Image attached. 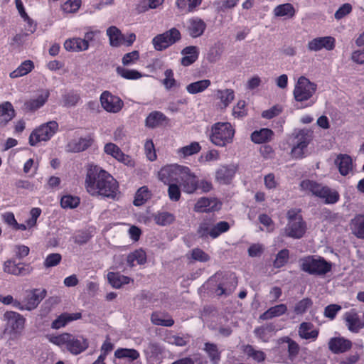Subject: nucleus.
I'll use <instances>...</instances> for the list:
<instances>
[{
  "mask_svg": "<svg viewBox=\"0 0 364 364\" xmlns=\"http://www.w3.org/2000/svg\"><path fill=\"white\" fill-rule=\"evenodd\" d=\"M344 319L348 328L351 332L358 333L364 326V322L361 321L355 309L346 312L344 315Z\"/></svg>",
  "mask_w": 364,
  "mask_h": 364,
  "instance_id": "obj_23",
  "label": "nucleus"
},
{
  "mask_svg": "<svg viewBox=\"0 0 364 364\" xmlns=\"http://www.w3.org/2000/svg\"><path fill=\"white\" fill-rule=\"evenodd\" d=\"M221 205L215 198L201 197L196 203L193 210L196 213H211L220 210Z\"/></svg>",
  "mask_w": 364,
  "mask_h": 364,
  "instance_id": "obj_17",
  "label": "nucleus"
},
{
  "mask_svg": "<svg viewBox=\"0 0 364 364\" xmlns=\"http://www.w3.org/2000/svg\"><path fill=\"white\" fill-rule=\"evenodd\" d=\"M146 262V254L141 250H136L129 253L127 257V264L132 267L136 264H144Z\"/></svg>",
  "mask_w": 364,
  "mask_h": 364,
  "instance_id": "obj_39",
  "label": "nucleus"
},
{
  "mask_svg": "<svg viewBox=\"0 0 364 364\" xmlns=\"http://www.w3.org/2000/svg\"><path fill=\"white\" fill-rule=\"evenodd\" d=\"M4 272L14 276H26L30 274L33 268L30 263L16 262L15 259H8L4 262Z\"/></svg>",
  "mask_w": 364,
  "mask_h": 364,
  "instance_id": "obj_15",
  "label": "nucleus"
},
{
  "mask_svg": "<svg viewBox=\"0 0 364 364\" xmlns=\"http://www.w3.org/2000/svg\"><path fill=\"white\" fill-rule=\"evenodd\" d=\"M80 100V94L74 90L65 92L62 96V102L64 107H75Z\"/></svg>",
  "mask_w": 364,
  "mask_h": 364,
  "instance_id": "obj_50",
  "label": "nucleus"
},
{
  "mask_svg": "<svg viewBox=\"0 0 364 364\" xmlns=\"http://www.w3.org/2000/svg\"><path fill=\"white\" fill-rule=\"evenodd\" d=\"M180 179V186L184 193L192 194L197 191L198 178L190 169L188 172H183Z\"/></svg>",
  "mask_w": 364,
  "mask_h": 364,
  "instance_id": "obj_22",
  "label": "nucleus"
},
{
  "mask_svg": "<svg viewBox=\"0 0 364 364\" xmlns=\"http://www.w3.org/2000/svg\"><path fill=\"white\" fill-rule=\"evenodd\" d=\"M114 356L118 359L127 358L129 361H134L140 357V354L134 348H119L115 350Z\"/></svg>",
  "mask_w": 364,
  "mask_h": 364,
  "instance_id": "obj_44",
  "label": "nucleus"
},
{
  "mask_svg": "<svg viewBox=\"0 0 364 364\" xmlns=\"http://www.w3.org/2000/svg\"><path fill=\"white\" fill-rule=\"evenodd\" d=\"M287 218L288 223L284 228L286 236L294 239L301 238L306 231V224L301 215V209L289 210Z\"/></svg>",
  "mask_w": 364,
  "mask_h": 364,
  "instance_id": "obj_6",
  "label": "nucleus"
},
{
  "mask_svg": "<svg viewBox=\"0 0 364 364\" xmlns=\"http://www.w3.org/2000/svg\"><path fill=\"white\" fill-rule=\"evenodd\" d=\"M300 268L311 275H325L332 269V263L323 257L309 255L300 259Z\"/></svg>",
  "mask_w": 364,
  "mask_h": 364,
  "instance_id": "obj_5",
  "label": "nucleus"
},
{
  "mask_svg": "<svg viewBox=\"0 0 364 364\" xmlns=\"http://www.w3.org/2000/svg\"><path fill=\"white\" fill-rule=\"evenodd\" d=\"M100 101L102 107L109 113H118L124 107V102L122 99L107 90L102 92L100 97Z\"/></svg>",
  "mask_w": 364,
  "mask_h": 364,
  "instance_id": "obj_14",
  "label": "nucleus"
},
{
  "mask_svg": "<svg viewBox=\"0 0 364 364\" xmlns=\"http://www.w3.org/2000/svg\"><path fill=\"white\" fill-rule=\"evenodd\" d=\"M217 96L220 99L222 108H226L235 98V92L232 89L218 90Z\"/></svg>",
  "mask_w": 364,
  "mask_h": 364,
  "instance_id": "obj_49",
  "label": "nucleus"
},
{
  "mask_svg": "<svg viewBox=\"0 0 364 364\" xmlns=\"http://www.w3.org/2000/svg\"><path fill=\"white\" fill-rule=\"evenodd\" d=\"M80 203V198L72 195H65L60 199V205L63 208L73 209L77 207Z\"/></svg>",
  "mask_w": 364,
  "mask_h": 364,
  "instance_id": "obj_55",
  "label": "nucleus"
},
{
  "mask_svg": "<svg viewBox=\"0 0 364 364\" xmlns=\"http://www.w3.org/2000/svg\"><path fill=\"white\" fill-rule=\"evenodd\" d=\"M352 342L343 337L331 338L328 343V349L334 354L346 353L352 348Z\"/></svg>",
  "mask_w": 364,
  "mask_h": 364,
  "instance_id": "obj_21",
  "label": "nucleus"
},
{
  "mask_svg": "<svg viewBox=\"0 0 364 364\" xmlns=\"http://www.w3.org/2000/svg\"><path fill=\"white\" fill-rule=\"evenodd\" d=\"M168 120V117L161 112L153 111L146 118V126L149 128H156Z\"/></svg>",
  "mask_w": 364,
  "mask_h": 364,
  "instance_id": "obj_35",
  "label": "nucleus"
},
{
  "mask_svg": "<svg viewBox=\"0 0 364 364\" xmlns=\"http://www.w3.org/2000/svg\"><path fill=\"white\" fill-rule=\"evenodd\" d=\"M314 325L309 322H303L301 323L299 329V336L304 339L316 340L318 336V330L312 329Z\"/></svg>",
  "mask_w": 364,
  "mask_h": 364,
  "instance_id": "obj_38",
  "label": "nucleus"
},
{
  "mask_svg": "<svg viewBox=\"0 0 364 364\" xmlns=\"http://www.w3.org/2000/svg\"><path fill=\"white\" fill-rule=\"evenodd\" d=\"M50 95L48 90H44L36 99H31L24 103L25 109L28 111H36L43 107Z\"/></svg>",
  "mask_w": 364,
  "mask_h": 364,
  "instance_id": "obj_31",
  "label": "nucleus"
},
{
  "mask_svg": "<svg viewBox=\"0 0 364 364\" xmlns=\"http://www.w3.org/2000/svg\"><path fill=\"white\" fill-rule=\"evenodd\" d=\"M201 149V146L197 141L191 142L189 145L183 146L178 149V154L183 158L198 154Z\"/></svg>",
  "mask_w": 364,
  "mask_h": 364,
  "instance_id": "obj_51",
  "label": "nucleus"
},
{
  "mask_svg": "<svg viewBox=\"0 0 364 364\" xmlns=\"http://www.w3.org/2000/svg\"><path fill=\"white\" fill-rule=\"evenodd\" d=\"M85 186L92 196L112 199H114L119 192L117 181L109 173L97 166L88 168Z\"/></svg>",
  "mask_w": 364,
  "mask_h": 364,
  "instance_id": "obj_1",
  "label": "nucleus"
},
{
  "mask_svg": "<svg viewBox=\"0 0 364 364\" xmlns=\"http://www.w3.org/2000/svg\"><path fill=\"white\" fill-rule=\"evenodd\" d=\"M213 220L212 218H204L199 224L197 229V234L199 237L206 239L210 237L211 228H213Z\"/></svg>",
  "mask_w": 364,
  "mask_h": 364,
  "instance_id": "obj_47",
  "label": "nucleus"
},
{
  "mask_svg": "<svg viewBox=\"0 0 364 364\" xmlns=\"http://www.w3.org/2000/svg\"><path fill=\"white\" fill-rule=\"evenodd\" d=\"M152 196L151 191L146 186L139 188L134 196L133 204L135 206H141L146 203Z\"/></svg>",
  "mask_w": 364,
  "mask_h": 364,
  "instance_id": "obj_41",
  "label": "nucleus"
},
{
  "mask_svg": "<svg viewBox=\"0 0 364 364\" xmlns=\"http://www.w3.org/2000/svg\"><path fill=\"white\" fill-rule=\"evenodd\" d=\"M235 133L230 122H216L211 126L209 139L214 145L224 147L232 142Z\"/></svg>",
  "mask_w": 364,
  "mask_h": 364,
  "instance_id": "obj_4",
  "label": "nucleus"
},
{
  "mask_svg": "<svg viewBox=\"0 0 364 364\" xmlns=\"http://www.w3.org/2000/svg\"><path fill=\"white\" fill-rule=\"evenodd\" d=\"M277 331L274 323H267L254 329L255 336L262 342L267 343Z\"/></svg>",
  "mask_w": 364,
  "mask_h": 364,
  "instance_id": "obj_25",
  "label": "nucleus"
},
{
  "mask_svg": "<svg viewBox=\"0 0 364 364\" xmlns=\"http://www.w3.org/2000/svg\"><path fill=\"white\" fill-rule=\"evenodd\" d=\"M153 218L155 223L160 226L171 225L175 220L174 215L166 211H158L153 215Z\"/></svg>",
  "mask_w": 364,
  "mask_h": 364,
  "instance_id": "obj_43",
  "label": "nucleus"
},
{
  "mask_svg": "<svg viewBox=\"0 0 364 364\" xmlns=\"http://www.w3.org/2000/svg\"><path fill=\"white\" fill-rule=\"evenodd\" d=\"M16 115L15 110L10 102L0 104V125H6Z\"/></svg>",
  "mask_w": 364,
  "mask_h": 364,
  "instance_id": "obj_30",
  "label": "nucleus"
},
{
  "mask_svg": "<svg viewBox=\"0 0 364 364\" xmlns=\"http://www.w3.org/2000/svg\"><path fill=\"white\" fill-rule=\"evenodd\" d=\"M107 35L109 39V43L113 47H119L122 44L124 36L121 31L116 26H110L107 30Z\"/></svg>",
  "mask_w": 364,
  "mask_h": 364,
  "instance_id": "obj_46",
  "label": "nucleus"
},
{
  "mask_svg": "<svg viewBox=\"0 0 364 364\" xmlns=\"http://www.w3.org/2000/svg\"><path fill=\"white\" fill-rule=\"evenodd\" d=\"M230 225L226 221H220L215 225L213 222V228H211L210 237L215 239L221 234L228 232L230 230Z\"/></svg>",
  "mask_w": 364,
  "mask_h": 364,
  "instance_id": "obj_54",
  "label": "nucleus"
},
{
  "mask_svg": "<svg viewBox=\"0 0 364 364\" xmlns=\"http://www.w3.org/2000/svg\"><path fill=\"white\" fill-rule=\"evenodd\" d=\"M204 350L208 355L213 364H218L220 360V352L215 343H205Z\"/></svg>",
  "mask_w": 364,
  "mask_h": 364,
  "instance_id": "obj_52",
  "label": "nucleus"
},
{
  "mask_svg": "<svg viewBox=\"0 0 364 364\" xmlns=\"http://www.w3.org/2000/svg\"><path fill=\"white\" fill-rule=\"evenodd\" d=\"M151 321L154 325L166 327H171L174 324V320L170 315L158 311L151 314Z\"/></svg>",
  "mask_w": 364,
  "mask_h": 364,
  "instance_id": "obj_34",
  "label": "nucleus"
},
{
  "mask_svg": "<svg viewBox=\"0 0 364 364\" xmlns=\"http://www.w3.org/2000/svg\"><path fill=\"white\" fill-rule=\"evenodd\" d=\"M317 85L308 78L301 76L298 79L294 89V97L297 102L309 100L315 93Z\"/></svg>",
  "mask_w": 364,
  "mask_h": 364,
  "instance_id": "obj_12",
  "label": "nucleus"
},
{
  "mask_svg": "<svg viewBox=\"0 0 364 364\" xmlns=\"http://www.w3.org/2000/svg\"><path fill=\"white\" fill-rule=\"evenodd\" d=\"M237 284V277L235 274H225L223 281L218 284L216 292L218 296L229 295L236 288Z\"/></svg>",
  "mask_w": 364,
  "mask_h": 364,
  "instance_id": "obj_20",
  "label": "nucleus"
},
{
  "mask_svg": "<svg viewBox=\"0 0 364 364\" xmlns=\"http://www.w3.org/2000/svg\"><path fill=\"white\" fill-rule=\"evenodd\" d=\"M93 139L90 137L80 138L79 140L75 143L73 148L74 151L80 152L88 149L92 144Z\"/></svg>",
  "mask_w": 364,
  "mask_h": 364,
  "instance_id": "obj_60",
  "label": "nucleus"
},
{
  "mask_svg": "<svg viewBox=\"0 0 364 364\" xmlns=\"http://www.w3.org/2000/svg\"><path fill=\"white\" fill-rule=\"evenodd\" d=\"M201 2L202 0H176V5L181 11L192 13L201 4Z\"/></svg>",
  "mask_w": 364,
  "mask_h": 364,
  "instance_id": "obj_45",
  "label": "nucleus"
},
{
  "mask_svg": "<svg viewBox=\"0 0 364 364\" xmlns=\"http://www.w3.org/2000/svg\"><path fill=\"white\" fill-rule=\"evenodd\" d=\"M34 69V63L31 60H26L22 62L20 65L11 73L9 76L11 78H17L24 76L31 73Z\"/></svg>",
  "mask_w": 364,
  "mask_h": 364,
  "instance_id": "obj_40",
  "label": "nucleus"
},
{
  "mask_svg": "<svg viewBox=\"0 0 364 364\" xmlns=\"http://www.w3.org/2000/svg\"><path fill=\"white\" fill-rule=\"evenodd\" d=\"M46 289H33L26 292L24 299L16 302V309L20 311H32L37 308L41 301L46 296Z\"/></svg>",
  "mask_w": 364,
  "mask_h": 364,
  "instance_id": "obj_11",
  "label": "nucleus"
},
{
  "mask_svg": "<svg viewBox=\"0 0 364 364\" xmlns=\"http://www.w3.org/2000/svg\"><path fill=\"white\" fill-rule=\"evenodd\" d=\"M289 259V250L282 249L276 255L275 259L273 261L274 268L279 269L285 266Z\"/></svg>",
  "mask_w": 364,
  "mask_h": 364,
  "instance_id": "obj_53",
  "label": "nucleus"
},
{
  "mask_svg": "<svg viewBox=\"0 0 364 364\" xmlns=\"http://www.w3.org/2000/svg\"><path fill=\"white\" fill-rule=\"evenodd\" d=\"M274 132L268 128H262L259 130H255L251 134V140L255 144H264L272 140Z\"/></svg>",
  "mask_w": 364,
  "mask_h": 364,
  "instance_id": "obj_32",
  "label": "nucleus"
},
{
  "mask_svg": "<svg viewBox=\"0 0 364 364\" xmlns=\"http://www.w3.org/2000/svg\"><path fill=\"white\" fill-rule=\"evenodd\" d=\"M186 23V31L193 38L203 36L207 27L205 22L197 16L190 18Z\"/></svg>",
  "mask_w": 364,
  "mask_h": 364,
  "instance_id": "obj_19",
  "label": "nucleus"
},
{
  "mask_svg": "<svg viewBox=\"0 0 364 364\" xmlns=\"http://www.w3.org/2000/svg\"><path fill=\"white\" fill-rule=\"evenodd\" d=\"M117 73L121 77L127 80H138L142 77L141 73L136 70H129L122 67L117 68Z\"/></svg>",
  "mask_w": 364,
  "mask_h": 364,
  "instance_id": "obj_56",
  "label": "nucleus"
},
{
  "mask_svg": "<svg viewBox=\"0 0 364 364\" xmlns=\"http://www.w3.org/2000/svg\"><path fill=\"white\" fill-rule=\"evenodd\" d=\"M144 353L148 360L156 362L160 360L163 353V348L161 345L156 342H150Z\"/></svg>",
  "mask_w": 364,
  "mask_h": 364,
  "instance_id": "obj_33",
  "label": "nucleus"
},
{
  "mask_svg": "<svg viewBox=\"0 0 364 364\" xmlns=\"http://www.w3.org/2000/svg\"><path fill=\"white\" fill-rule=\"evenodd\" d=\"M181 53L183 55L181 59V64L187 67L193 64L198 60L200 50L197 46H189L182 49Z\"/></svg>",
  "mask_w": 364,
  "mask_h": 364,
  "instance_id": "obj_26",
  "label": "nucleus"
},
{
  "mask_svg": "<svg viewBox=\"0 0 364 364\" xmlns=\"http://www.w3.org/2000/svg\"><path fill=\"white\" fill-rule=\"evenodd\" d=\"M336 46V39L332 36L317 37L308 43L307 48L310 51H318L321 49L332 50Z\"/></svg>",
  "mask_w": 364,
  "mask_h": 364,
  "instance_id": "obj_18",
  "label": "nucleus"
},
{
  "mask_svg": "<svg viewBox=\"0 0 364 364\" xmlns=\"http://www.w3.org/2000/svg\"><path fill=\"white\" fill-rule=\"evenodd\" d=\"M300 188L301 191L320 198L327 205L336 204L341 199V196L337 190L316 181L303 180L300 183Z\"/></svg>",
  "mask_w": 364,
  "mask_h": 364,
  "instance_id": "obj_2",
  "label": "nucleus"
},
{
  "mask_svg": "<svg viewBox=\"0 0 364 364\" xmlns=\"http://www.w3.org/2000/svg\"><path fill=\"white\" fill-rule=\"evenodd\" d=\"M247 114L246 102L245 100H239L232 109V115L235 118H242Z\"/></svg>",
  "mask_w": 364,
  "mask_h": 364,
  "instance_id": "obj_59",
  "label": "nucleus"
},
{
  "mask_svg": "<svg viewBox=\"0 0 364 364\" xmlns=\"http://www.w3.org/2000/svg\"><path fill=\"white\" fill-rule=\"evenodd\" d=\"M273 14L276 17L291 18L295 16L296 10L291 4L286 3L277 6L273 10Z\"/></svg>",
  "mask_w": 364,
  "mask_h": 364,
  "instance_id": "obj_37",
  "label": "nucleus"
},
{
  "mask_svg": "<svg viewBox=\"0 0 364 364\" xmlns=\"http://www.w3.org/2000/svg\"><path fill=\"white\" fill-rule=\"evenodd\" d=\"M80 6L81 0H68L62 5V9L66 13H75Z\"/></svg>",
  "mask_w": 364,
  "mask_h": 364,
  "instance_id": "obj_63",
  "label": "nucleus"
},
{
  "mask_svg": "<svg viewBox=\"0 0 364 364\" xmlns=\"http://www.w3.org/2000/svg\"><path fill=\"white\" fill-rule=\"evenodd\" d=\"M164 75L165 78L163 80V85L167 90H170L178 85L173 77V71L171 69H167L164 72Z\"/></svg>",
  "mask_w": 364,
  "mask_h": 364,
  "instance_id": "obj_61",
  "label": "nucleus"
},
{
  "mask_svg": "<svg viewBox=\"0 0 364 364\" xmlns=\"http://www.w3.org/2000/svg\"><path fill=\"white\" fill-rule=\"evenodd\" d=\"M50 341L60 348H65L71 354L77 355L85 351L89 347V341L82 335L69 333L52 336Z\"/></svg>",
  "mask_w": 364,
  "mask_h": 364,
  "instance_id": "obj_3",
  "label": "nucleus"
},
{
  "mask_svg": "<svg viewBox=\"0 0 364 364\" xmlns=\"http://www.w3.org/2000/svg\"><path fill=\"white\" fill-rule=\"evenodd\" d=\"M104 151L107 155H110L119 162L130 167L135 165L134 161L129 155L125 154L122 149L115 144L107 143L104 146Z\"/></svg>",
  "mask_w": 364,
  "mask_h": 364,
  "instance_id": "obj_16",
  "label": "nucleus"
},
{
  "mask_svg": "<svg viewBox=\"0 0 364 364\" xmlns=\"http://www.w3.org/2000/svg\"><path fill=\"white\" fill-rule=\"evenodd\" d=\"M335 164L343 176H346L353 171L352 158L346 154H338L335 159Z\"/></svg>",
  "mask_w": 364,
  "mask_h": 364,
  "instance_id": "obj_27",
  "label": "nucleus"
},
{
  "mask_svg": "<svg viewBox=\"0 0 364 364\" xmlns=\"http://www.w3.org/2000/svg\"><path fill=\"white\" fill-rule=\"evenodd\" d=\"M107 279L109 283L115 289H119L123 284H129L131 280L129 277L112 272L107 274Z\"/></svg>",
  "mask_w": 364,
  "mask_h": 364,
  "instance_id": "obj_42",
  "label": "nucleus"
},
{
  "mask_svg": "<svg viewBox=\"0 0 364 364\" xmlns=\"http://www.w3.org/2000/svg\"><path fill=\"white\" fill-rule=\"evenodd\" d=\"M211 84L210 80H201L192 83H190L186 86V90L190 94H197L202 92L205 90Z\"/></svg>",
  "mask_w": 364,
  "mask_h": 364,
  "instance_id": "obj_48",
  "label": "nucleus"
},
{
  "mask_svg": "<svg viewBox=\"0 0 364 364\" xmlns=\"http://www.w3.org/2000/svg\"><path fill=\"white\" fill-rule=\"evenodd\" d=\"M313 304L310 298H304L297 302L294 306V311L297 315H302L306 312L307 309Z\"/></svg>",
  "mask_w": 364,
  "mask_h": 364,
  "instance_id": "obj_58",
  "label": "nucleus"
},
{
  "mask_svg": "<svg viewBox=\"0 0 364 364\" xmlns=\"http://www.w3.org/2000/svg\"><path fill=\"white\" fill-rule=\"evenodd\" d=\"M235 173L236 168L234 166H221L215 172V180L220 184H229Z\"/></svg>",
  "mask_w": 364,
  "mask_h": 364,
  "instance_id": "obj_24",
  "label": "nucleus"
},
{
  "mask_svg": "<svg viewBox=\"0 0 364 364\" xmlns=\"http://www.w3.org/2000/svg\"><path fill=\"white\" fill-rule=\"evenodd\" d=\"M81 317L82 314L80 312L73 314L63 313L52 322L51 327L53 329H59L64 327L69 322L80 319Z\"/></svg>",
  "mask_w": 364,
  "mask_h": 364,
  "instance_id": "obj_29",
  "label": "nucleus"
},
{
  "mask_svg": "<svg viewBox=\"0 0 364 364\" xmlns=\"http://www.w3.org/2000/svg\"><path fill=\"white\" fill-rule=\"evenodd\" d=\"M313 132L308 129H300L294 136L295 144L291 150V156L294 159H302L304 151L313 140Z\"/></svg>",
  "mask_w": 364,
  "mask_h": 364,
  "instance_id": "obj_9",
  "label": "nucleus"
},
{
  "mask_svg": "<svg viewBox=\"0 0 364 364\" xmlns=\"http://www.w3.org/2000/svg\"><path fill=\"white\" fill-rule=\"evenodd\" d=\"M4 316L7 321L5 333L10 335L12 338L18 337L24 328L26 318L20 314L12 311L5 312Z\"/></svg>",
  "mask_w": 364,
  "mask_h": 364,
  "instance_id": "obj_10",
  "label": "nucleus"
},
{
  "mask_svg": "<svg viewBox=\"0 0 364 364\" xmlns=\"http://www.w3.org/2000/svg\"><path fill=\"white\" fill-rule=\"evenodd\" d=\"M189 168L184 166L169 164L162 167L158 173L159 179L165 184L178 181L183 172H188Z\"/></svg>",
  "mask_w": 364,
  "mask_h": 364,
  "instance_id": "obj_13",
  "label": "nucleus"
},
{
  "mask_svg": "<svg viewBox=\"0 0 364 364\" xmlns=\"http://www.w3.org/2000/svg\"><path fill=\"white\" fill-rule=\"evenodd\" d=\"M58 124L50 121L35 129L29 136L31 146H36L38 142L49 140L58 131Z\"/></svg>",
  "mask_w": 364,
  "mask_h": 364,
  "instance_id": "obj_7",
  "label": "nucleus"
},
{
  "mask_svg": "<svg viewBox=\"0 0 364 364\" xmlns=\"http://www.w3.org/2000/svg\"><path fill=\"white\" fill-rule=\"evenodd\" d=\"M278 343H287L288 358L291 361L294 360L299 353L300 347L299 344L288 336L279 338Z\"/></svg>",
  "mask_w": 364,
  "mask_h": 364,
  "instance_id": "obj_36",
  "label": "nucleus"
},
{
  "mask_svg": "<svg viewBox=\"0 0 364 364\" xmlns=\"http://www.w3.org/2000/svg\"><path fill=\"white\" fill-rule=\"evenodd\" d=\"M92 238V235L87 230H78L72 237L73 242L79 245L86 244Z\"/></svg>",
  "mask_w": 364,
  "mask_h": 364,
  "instance_id": "obj_57",
  "label": "nucleus"
},
{
  "mask_svg": "<svg viewBox=\"0 0 364 364\" xmlns=\"http://www.w3.org/2000/svg\"><path fill=\"white\" fill-rule=\"evenodd\" d=\"M355 230L358 238L364 239V216L360 215L355 218Z\"/></svg>",
  "mask_w": 364,
  "mask_h": 364,
  "instance_id": "obj_64",
  "label": "nucleus"
},
{
  "mask_svg": "<svg viewBox=\"0 0 364 364\" xmlns=\"http://www.w3.org/2000/svg\"><path fill=\"white\" fill-rule=\"evenodd\" d=\"M64 48L69 52H80L87 50L89 43L81 38H70L65 41Z\"/></svg>",
  "mask_w": 364,
  "mask_h": 364,
  "instance_id": "obj_28",
  "label": "nucleus"
},
{
  "mask_svg": "<svg viewBox=\"0 0 364 364\" xmlns=\"http://www.w3.org/2000/svg\"><path fill=\"white\" fill-rule=\"evenodd\" d=\"M62 259V256L59 253H51L46 257L43 265L45 267H52L58 265Z\"/></svg>",
  "mask_w": 364,
  "mask_h": 364,
  "instance_id": "obj_62",
  "label": "nucleus"
},
{
  "mask_svg": "<svg viewBox=\"0 0 364 364\" xmlns=\"http://www.w3.org/2000/svg\"><path fill=\"white\" fill-rule=\"evenodd\" d=\"M181 32L176 28H172L163 33L158 34L152 39V44L157 51H162L181 40Z\"/></svg>",
  "mask_w": 364,
  "mask_h": 364,
  "instance_id": "obj_8",
  "label": "nucleus"
}]
</instances>
